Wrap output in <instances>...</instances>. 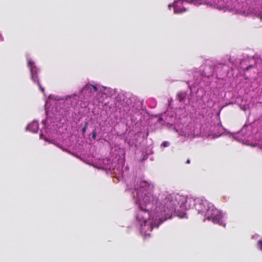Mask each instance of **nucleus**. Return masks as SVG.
I'll list each match as a JSON object with an SVG mask.
<instances>
[{
	"mask_svg": "<svg viewBox=\"0 0 262 262\" xmlns=\"http://www.w3.org/2000/svg\"><path fill=\"white\" fill-rule=\"evenodd\" d=\"M136 203L139 204V208L136 215L137 220L141 225H145L150 210L152 211L155 215L159 218L161 223L170 219L177 206V201L175 196L171 194L162 196L159 200L149 193L145 195L142 202L137 201Z\"/></svg>",
	"mask_w": 262,
	"mask_h": 262,
	"instance_id": "1",
	"label": "nucleus"
},
{
	"mask_svg": "<svg viewBox=\"0 0 262 262\" xmlns=\"http://www.w3.org/2000/svg\"><path fill=\"white\" fill-rule=\"evenodd\" d=\"M191 203H193V206L198 213L201 214L206 213L205 215L207 216V220L212 221L214 224L225 226V224L223 221V214L221 211L215 208L214 206L208 201L200 199L194 200L191 199H187L186 201V204Z\"/></svg>",
	"mask_w": 262,
	"mask_h": 262,
	"instance_id": "2",
	"label": "nucleus"
},
{
	"mask_svg": "<svg viewBox=\"0 0 262 262\" xmlns=\"http://www.w3.org/2000/svg\"><path fill=\"white\" fill-rule=\"evenodd\" d=\"M139 187H140V191H141L142 192H143L144 191H148V192L145 193L144 195H145L146 194H148L149 193H150L154 196H155L157 199H158L157 198V197L156 196H155L152 193V192H151L154 187L153 184L149 183L146 181H142V182H140ZM145 195H144L143 197Z\"/></svg>",
	"mask_w": 262,
	"mask_h": 262,
	"instance_id": "3",
	"label": "nucleus"
},
{
	"mask_svg": "<svg viewBox=\"0 0 262 262\" xmlns=\"http://www.w3.org/2000/svg\"><path fill=\"white\" fill-rule=\"evenodd\" d=\"M31 75V79L34 82H36L39 86L41 92H44V89L41 86V84L39 83L38 76H37V69H34L31 68V71H30Z\"/></svg>",
	"mask_w": 262,
	"mask_h": 262,
	"instance_id": "4",
	"label": "nucleus"
},
{
	"mask_svg": "<svg viewBox=\"0 0 262 262\" xmlns=\"http://www.w3.org/2000/svg\"><path fill=\"white\" fill-rule=\"evenodd\" d=\"M186 11V9L182 6L181 0L174 3L173 5V11L174 13H181Z\"/></svg>",
	"mask_w": 262,
	"mask_h": 262,
	"instance_id": "5",
	"label": "nucleus"
},
{
	"mask_svg": "<svg viewBox=\"0 0 262 262\" xmlns=\"http://www.w3.org/2000/svg\"><path fill=\"white\" fill-rule=\"evenodd\" d=\"M213 70L214 67L211 65H207L205 66V69L204 70L203 73L205 76L209 77L213 74Z\"/></svg>",
	"mask_w": 262,
	"mask_h": 262,
	"instance_id": "6",
	"label": "nucleus"
},
{
	"mask_svg": "<svg viewBox=\"0 0 262 262\" xmlns=\"http://www.w3.org/2000/svg\"><path fill=\"white\" fill-rule=\"evenodd\" d=\"M92 90H93L94 92H96L98 90V89L96 86L90 84H86L82 90L83 92L90 91L91 92L92 91Z\"/></svg>",
	"mask_w": 262,
	"mask_h": 262,
	"instance_id": "7",
	"label": "nucleus"
},
{
	"mask_svg": "<svg viewBox=\"0 0 262 262\" xmlns=\"http://www.w3.org/2000/svg\"><path fill=\"white\" fill-rule=\"evenodd\" d=\"M177 97L180 102H182L186 98V94L182 92H179L177 95Z\"/></svg>",
	"mask_w": 262,
	"mask_h": 262,
	"instance_id": "8",
	"label": "nucleus"
},
{
	"mask_svg": "<svg viewBox=\"0 0 262 262\" xmlns=\"http://www.w3.org/2000/svg\"><path fill=\"white\" fill-rule=\"evenodd\" d=\"M32 127H33L34 128L33 129H31V131L33 132H36L37 131L38 124L36 122H33L30 124L28 126L29 129H30Z\"/></svg>",
	"mask_w": 262,
	"mask_h": 262,
	"instance_id": "9",
	"label": "nucleus"
},
{
	"mask_svg": "<svg viewBox=\"0 0 262 262\" xmlns=\"http://www.w3.org/2000/svg\"><path fill=\"white\" fill-rule=\"evenodd\" d=\"M28 66L30 68V71H31V68L34 69V70L37 69L36 67L34 65V62L31 60L28 61Z\"/></svg>",
	"mask_w": 262,
	"mask_h": 262,
	"instance_id": "10",
	"label": "nucleus"
},
{
	"mask_svg": "<svg viewBox=\"0 0 262 262\" xmlns=\"http://www.w3.org/2000/svg\"><path fill=\"white\" fill-rule=\"evenodd\" d=\"M88 124H88V122H85L84 126V127L82 129V133L83 135H84L85 134V133L86 132V129H87L88 126Z\"/></svg>",
	"mask_w": 262,
	"mask_h": 262,
	"instance_id": "11",
	"label": "nucleus"
},
{
	"mask_svg": "<svg viewBox=\"0 0 262 262\" xmlns=\"http://www.w3.org/2000/svg\"><path fill=\"white\" fill-rule=\"evenodd\" d=\"M202 0H190L191 3L197 4H200Z\"/></svg>",
	"mask_w": 262,
	"mask_h": 262,
	"instance_id": "12",
	"label": "nucleus"
},
{
	"mask_svg": "<svg viewBox=\"0 0 262 262\" xmlns=\"http://www.w3.org/2000/svg\"><path fill=\"white\" fill-rule=\"evenodd\" d=\"M258 245L259 246V249L262 251V239L258 241Z\"/></svg>",
	"mask_w": 262,
	"mask_h": 262,
	"instance_id": "13",
	"label": "nucleus"
},
{
	"mask_svg": "<svg viewBox=\"0 0 262 262\" xmlns=\"http://www.w3.org/2000/svg\"><path fill=\"white\" fill-rule=\"evenodd\" d=\"M92 138L95 139L96 138V131L95 129L93 131V132L92 133Z\"/></svg>",
	"mask_w": 262,
	"mask_h": 262,
	"instance_id": "14",
	"label": "nucleus"
},
{
	"mask_svg": "<svg viewBox=\"0 0 262 262\" xmlns=\"http://www.w3.org/2000/svg\"><path fill=\"white\" fill-rule=\"evenodd\" d=\"M61 149H62L63 151H66V152H68V153H69V154H71V152H70L68 149H66V148H63V147H62Z\"/></svg>",
	"mask_w": 262,
	"mask_h": 262,
	"instance_id": "15",
	"label": "nucleus"
},
{
	"mask_svg": "<svg viewBox=\"0 0 262 262\" xmlns=\"http://www.w3.org/2000/svg\"><path fill=\"white\" fill-rule=\"evenodd\" d=\"M61 149H62L63 151H66V152H68V153H69V154H71V152H70L68 149H66V148H63V147H62Z\"/></svg>",
	"mask_w": 262,
	"mask_h": 262,
	"instance_id": "16",
	"label": "nucleus"
},
{
	"mask_svg": "<svg viewBox=\"0 0 262 262\" xmlns=\"http://www.w3.org/2000/svg\"><path fill=\"white\" fill-rule=\"evenodd\" d=\"M162 144L163 146L166 147L168 145V143L167 142H164Z\"/></svg>",
	"mask_w": 262,
	"mask_h": 262,
	"instance_id": "17",
	"label": "nucleus"
},
{
	"mask_svg": "<svg viewBox=\"0 0 262 262\" xmlns=\"http://www.w3.org/2000/svg\"><path fill=\"white\" fill-rule=\"evenodd\" d=\"M150 234H145L144 235V238H145L146 237H150Z\"/></svg>",
	"mask_w": 262,
	"mask_h": 262,
	"instance_id": "18",
	"label": "nucleus"
},
{
	"mask_svg": "<svg viewBox=\"0 0 262 262\" xmlns=\"http://www.w3.org/2000/svg\"><path fill=\"white\" fill-rule=\"evenodd\" d=\"M252 67V66H249V67H247L245 69L246 71H248L250 68Z\"/></svg>",
	"mask_w": 262,
	"mask_h": 262,
	"instance_id": "19",
	"label": "nucleus"
},
{
	"mask_svg": "<svg viewBox=\"0 0 262 262\" xmlns=\"http://www.w3.org/2000/svg\"><path fill=\"white\" fill-rule=\"evenodd\" d=\"M190 163V160L189 159H187V161H186V163L187 164H189Z\"/></svg>",
	"mask_w": 262,
	"mask_h": 262,
	"instance_id": "20",
	"label": "nucleus"
},
{
	"mask_svg": "<svg viewBox=\"0 0 262 262\" xmlns=\"http://www.w3.org/2000/svg\"><path fill=\"white\" fill-rule=\"evenodd\" d=\"M57 146L61 149L62 147L60 145H59V144H57Z\"/></svg>",
	"mask_w": 262,
	"mask_h": 262,
	"instance_id": "21",
	"label": "nucleus"
},
{
	"mask_svg": "<svg viewBox=\"0 0 262 262\" xmlns=\"http://www.w3.org/2000/svg\"><path fill=\"white\" fill-rule=\"evenodd\" d=\"M135 189H136L137 190H138L139 189V187L138 186H137V187H136Z\"/></svg>",
	"mask_w": 262,
	"mask_h": 262,
	"instance_id": "22",
	"label": "nucleus"
},
{
	"mask_svg": "<svg viewBox=\"0 0 262 262\" xmlns=\"http://www.w3.org/2000/svg\"><path fill=\"white\" fill-rule=\"evenodd\" d=\"M150 230H152L153 227L151 226L150 227Z\"/></svg>",
	"mask_w": 262,
	"mask_h": 262,
	"instance_id": "23",
	"label": "nucleus"
}]
</instances>
